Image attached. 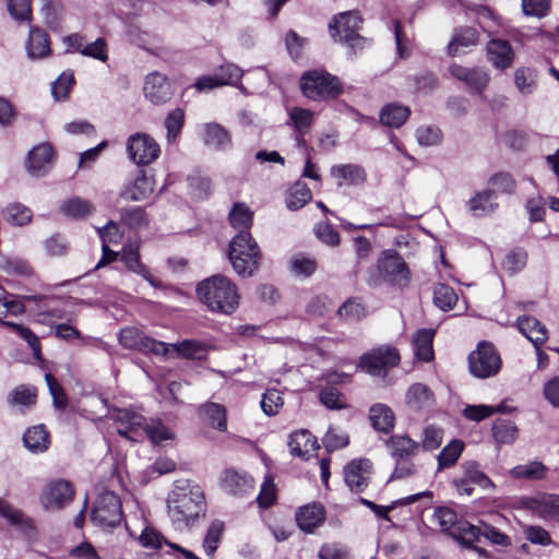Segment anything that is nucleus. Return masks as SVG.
Instances as JSON below:
<instances>
[{"label": "nucleus", "mask_w": 559, "mask_h": 559, "mask_svg": "<svg viewBox=\"0 0 559 559\" xmlns=\"http://www.w3.org/2000/svg\"><path fill=\"white\" fill-rule=\"evenodd\" d=\"M519 331L530 340L535 347L543 345L548 338L546 326L536 318L530 316L520 317L516 321Z\"/></svg>", "instance_id": "b1692460"}, {"label": "nucleus", "mask_w": 559, "mask_h": 559, "mask_svg": "<svg viewBox=\"0 0 559 559\" xmlns=\"http://www.w3.org/2000/svg\"><path fill=\"white\" fill-rule=\"evenodd\" d=\"M362 19L357 11L342 12L329 24V32L334 41L345 44L352 49H361L366 39L359 35Z\"/></svg>", "instance_id": "20e7f679"}, {"label": "nucleus", "mask_w": 559, "mask_h": 559, "mask_svg": "<svg viewBox=\"0 0 559 559\" xmlns=\"http://www.w3.org/2000/svg\"><path fill=\"white\" fill-rule=\"evenodd\" d=\"M25 311L23 301L17 297L0 296V323L8 316H20Z\"/></svg>", "instance_id": "680f3d73"}, {"label": "nucleus", "mask_w": 559, "mask_h": 559, "mask_svg": "<svg viewBox=\"0 0 559 559\" xmlns=\"http://www.w3.org/2000/svg\"><path fill=\"white\" fill-rule=\"evenodd\" d=\"M451 537L467 547H473V544L479 540L480 526L459 521L454 530L451 531Z\"/></svg>", "instance_id": "79ce46f5"}, {"label": "nucleus", "mask_w": 559, "mask_h": 559, "mask_svg": "<svg viewBox=\"0 0 559 559\" xmlns=\"http://www.w3.org/2000/svg\"><path fill=\"white\" fill-rule=\"evenodd\" d=\"M464 443L460 440H452L447 444L438 455V468H447L453 466L461 456Z\"/></svg>", "instance_id": "603ef678"}, {"label": "nucleus", "mask_w": 559, "mask_h": 559, "mask_svg": "<svg viewBox=\"0 0 559 559\" xmlns=\"http://www.w3.org/2000/svg\"><path fill=\"white\" fill-rule=\"evenodd\" d=\"M411 110L408 107L400 104H388L380 112V121L390 128L401 127L408 118Z\"/></svg>", "instance_id": "e433bc0d"}, {"label": "nucleus", "mask_w": 559, "mask_h": 559, "mask_svg": "<svg viewBox=\"0 0 559 559\" xmlns=\"http://www.w3.org/2000/svg\"><path fill=\"white\" fill-rule=\"evenodd\" d=\"M166 502L169 518L178 527L190 526L205 514L204 491L189 479L176 480Z\"/></svg>", "instance_id": "f257e3e1"}, {"label": "nucleus", "mask_w": 559, "mask_h": 559, "mask_svg": "<svg viewBox=\"0 0 559 559\" xmlns=\"http://www.w3.org/2000/svg\"><path fill=\"white\" fill-rule=\"evenodd\" d=\"M141 546L145 548L159 549L165 544L169 547L170 542L166 540L159 532L146 526L138 537Z\"/></svg>", "instance_id": "774afa93"}, {"label": "nucleus", "mask_w": 559, "mask_h": 559, "mask_svg": "<svg viewBox=\"0 0 559 559\" xmlns=\"http://www.w3.org/2000/svg\"><path fill=\"white\" fill-rule=\"evenodd\" d=\"M60 211L70 218L81 219L92 214L95 211V205L86 199L75 197L64 201Z\"/></svg>", "instance_id": "c9c22d12"}, {"label": "nucleus", "mask_w": 559, "mask_h": 559, "mask_svg": "<svg viewBox=\"0 0 559 559\" xmlns=\"http://www.w3.org/2000/svg\"><path fill=\"white\" fill-rule=\"evenodd\" d=\"M400 354L393 347H378L364 354L358 364V368L372 374H386V369L394 367L400 362Z\"/></svg>", "instance_id": "9d476101"}, {"label": "nucleus", "mask_w": 559, "mask_h": 559, "mask_svg": "<svg viewBox=\"0 0 559 559\" xmlns=\"http://www.w3.org/2000/svg\"><path fill=\"white\" fill-rule=\"evenodd\" d=\"M110 418L118 425L120 436L136 441L141 436L145 418L140 413L128 408H116L110 412Z\"/></svg>", "instance_id": "4468645a"}, {"label": "nucleus", "mask_w": 559, "mask_h": 559, "mask_svg": "<svg viewBox=\"0 0 559 559\" xmlns=\"http://www.w3.org/2000/svg\"><path fill=\"white\" fill-rule=\"evenodd\" d=\"M148 338L143 331L134 326H128L120 331L119 343L129 349H136L142 353L144 343Z\"/></svg>", "instance_id": "c03bdc74"}, {"label": "nucleus", "mask_w": 559, "mask_h": 559, "mask_svg": "<svg viewBox=\"0 0 559 559\" xmlns=\"http://www.w3.org/2000/svg\"><path fill=\"white\" fill-rule=\"evenodd\" d=\"M452 78L463 82L471 93L480 95L489 83V75L480 68H466L457 63L449 66Z\"/></svg>", "instance_id": "2eb2a0df"}, {"label": "nucleus", "mask_w": 559, "mask_h": 559, "mask_svg": "<svg viewBox=\"0 0 559 559\" xmlns=\"http://www.w3.org/2000/svg\"><path fill=\"white\" fill-rule=\"evenodd\" d=\"M378 280L386 282L393 286L406 287L411 282V271L404 259L394 250H384L381 252L377 262Z\"/></svg>", "instance_id": "423d86ee"}, {"label": "nucleus", "mask_w": 559, "mask_h": 559, "mask_svg": "<svg viewBox=\"0 0 559 559\" xmlns=\"http://www.w3.org/2000/svg\"><path fill=\"white\" fill-rule=\"evenodd\" d=\"M288 448L292 455L308 460L319 445L310 431L299 430L289 436Z\"/></svg>", "instance_id": "5701e85b"}, {"label": "nucleus", "mask_w": 559, "mask_h": 559, "mask_svg": "<svg viewBox=\"0 0 559 559\" xmlns=\"http://www.w3.org/2000/svg\"><path fill=\"white\" fill-rule=\"evenodd\" d=\"M492 436L500 444H511L518 438V427L506 419H497L492 425Z\"/></svg>", "instance_id": "37998d69"}, {"label": "nucleus", "mask_w": 559, "mask_h": 559, "mask_svg": "<svg viewBox=\"0 0 559 559\" xmlns=\"http://www.w3.org/2000/svg\"><path fill=\"white\" fill-rule=\"evenodd\" d=\"M121 260L128 270L141 275L151 285H153V286L159 285V282L156 278H154L148 273L145 265H143L141 263L140 255L138 252V247H133L132 245L126 246L122 251Z\"/></svg>", "instance_id": "72a5a7b5"}, {"label": "nucleus", "mask_w": 559, "mask_h": 559, "mask_svg": "<svg viewBox=\"0 0 559 559\" xmlns=\"http://www.w3.org/2000/svg\"><path fill=\"white\" fill-rule=\"evenodd\" d=\"M53 150L49 143H40L34 146L25 160L26 170L35 177L46 175L52 166Z\"/></svg>", "instance_id": "dca6fc26"}, {"label": "nucleus", "mask_w": 559, "mask_h": 559, "mask_svg": "<svg viewBox=\"0 0 559 559\" xmlns=\"http://www.w3.org/2000/svg\"><path fill=\"white\" fill-rule=\"evenodd\" d=\"M120 218L123 224L135 229L142 228L147 224L145 212L139 206L122 209Z\"/></svg>", "instance_id": "052dcab7"}, {"label": "nucleus", "mask_w": 559, "mask_h": 559, "mask_svg": "<svg viewBox=\"0 0 559 559\" xmlns=\"http://www.w3.org/2000/svg\"><path fill=\"white\" fill-rule=\"evenodd\" d=\"M74 84L73 73L62 72L59 78L51 85V93L55 99L61 100L66 99L69 95L70 90Z\"/></svg>", "instance_id": "e2e57ef3"}, {"label": "nucleus", "mask_w": 559, "mask_h": 559, "mask_svg": "<svg viewBox=\"0 0 559 559\" xmlns=\"http://www.w3.org/2000/svg\"><path fill=\"white\" fill-rule=\"evenodd\" d=\"M141 433H145L155 444L171 440L175 437L174 432L160 420H151L150 423L145 420Z\"/></svg>", "instance_id": "3c124183"}, {"label": "nucleus", "mask_w": 559, "mask_h": 559, "mask_svg": "<svg viewBox=\"0 0 559 559\" xmlns=\"http://www.w3.org/2000/svg\"><path fill=\"white\" fill-rule=\"evenodd\" d=\"M320 402L331 409H342L346 407V401L343 394L333 386L324 388L320 392Z\"/></svg>", "instance_id": "69168bd1"}, {"label": "nucleus", "mask_w": 559, "mask_h": 559, "mask_svg": "<svg viewBox=\"0 0 559 559\" xmlns=\"http://www.w3.org/2000/svg\"><path fill=\"white\" fill-rule=\"evenodd\" d=\"M462 474L453 479V485L460 495L472 496L474 486L484 490L495 487L491 479L480 469L475 461H467L461 465Z\"/></svg>", "instance_id": "9b49d317"}, {"label": "nucleus", "mask_w": 559, "mask_h": 559, "mask_svg": "<svg viewBox=\"0 0 559 559\" xmlns=\"http://www.w3.org/2000/svg\"><path fill=\"white\" fill-rule=\"evenodd\" d=\"M478 34L473 27H463L456 29L451 41L448 44L449 56H457L464 51V49L473 47L477 44Z\"/></svg>", "instance_id": "c756f323"}, {"label": "nucleus", "mask_w": 559, "mask_h": 559, "mask_svg": "<svg viewBox=\"0 0 559 559\" xmlns=\"http://www.w3.org/2000/svg\"><path fill=\"white\" fill-rule=\"evenodd\" d=\"M331 176L336 180L338 187L362 185L367 179L365 169L354 164L333 166L331 168Z\"/></svg>", "instance_id": "4be33fe9"}, {"label": "nucleus", "mask_w": 559, "mask_h": 559, "mask_svg": "<svg viewBox=\"0 0 559 559\" xmlns=\"http://www.w3.org/2000/svg\"><path fill=\"white\" fill-rule=\"evenodd\" d=\"M261 251L250 233H238L229 246V260L240 276H252L259 269Z\"/></svg>", "instance_id": "7ed1b4c3"}, {"label": "nucleus", "mask_w": 559, "mask_h": 559, "mask_svg": "<svg viewBox=\"0 0 559 559\" xmlns=\"http://www.w3.org/2000/svg\"><path fill=\"white\" fill-rule=\"evenodd\" d=\"M221 486L225 492L235 497L249 496L254 490V480L246 472L227 469L221 476Z\"/></svg>", "instance_id": "f3484780"}, {"label": "nucleus", "mask_w": 559, "mask_h": 559, "mask_svg": "<svg viewBox=\"0 0 559 559\" xmlns=\"http://www.w3.org/2000/svg\"><path fill=\"white\" fill-rule=\"evenodd\" d=\"M3 215L9 223L16 226L28 224L33 217L31 209L21 203L9 204L5 207Z\"/></svg>", "instance_id": "4d7b16f0"}, {"label": "nucleus", "mask_w": 559, "mask_h": 559, "mask_svg": "<svg viewBox=\"0 0 559 559\" xmlns=\"http://www.w3.org/2000/svg\"><path fill=\"white\" fill-rule=\"evenodd\" d=\"M36 389L25 385L15 388L8 396V403L11 407H29L36 402Z\"/></svg>", "instance_id": "49530a36"}, {"label": "nucleus", "mask_w": 559, "mask_h": 559, "mask_svg": "<svg viewBox=\"0 0 559 559\" xmlns=\"http://www.w3.org/2000/svg\"><path fill=\"white\" fill-rule=\"evenodd\" d=\"M325 519L324 509L319 503H310L300 507L296 512V521L305 533H312Z\"/></svg>", "instance_id": "412c9836"}, {"label": "nucleus", "mask_w": 559, "mask_h": 559, "mask_svg": "<svg viewBox=\"0 0 559 559\" xmlns=\"http://www.w3.org/2000/svg\"><path fill=\"white\" fill-rule=\"evenodd\" d=\"M372 464L367 459L354 460L344 469L345 481L352 491L360 492L370 477Z\"/></svg>", "instance_id": "6ab92c4d"}, {"label": "nucleus", "mask_w": 559, "mask_h": 559, "mask_svg": "<svg viewBox=\"0 0 559 559\" xmlns=\"http://www.w3.org/2000/svg\"><path fill=\"white\" fill-rule=\"evenodd\" d=\"M173 350L178 357L191 360H203L210 352V345L198 340H183L171 344Z\"/></svg>", "instance_id": "cd10ccee"}, {"label": "nucleus", "mask_w": 559, "mask_h": 559, "mask_svg": "<svg viewBox=\"0 0 559 559\" xmlns=\"http://www.w3.org/2000/svg\"><path fill=\"white\" fill-rule=\"evenodd\" d=\"M154 191V180L152 177L141 173L132 183L127 186L120 197L128 201H142L148 198Z\"/></svg>", "instance_id": "a878e982"}, {"label": "nucleus", "mask_w": 559, "mask_h": 559, "mask_svg": "<svg viewBox=\"0 0 559 559\" xmlns=\"http://www.w3.org/2000/svg\"><path fill=\"white\" fill-rule=\"evenodd\" d=\"M537 73L534 69L521 67L514 72V84L522 95L532 94L536 87Z\"/></svg>", "instance_id": "a18cd8bd"}, {"label": "nucleus", "mask_w": 559, "mask_h": 559, "mask_svg": "<svg viewBox=\"0 0 559 559\" xmlns=\"http://www.w3.org/2000/svg\"><path fill=\"white\" fill-rule=\"evenodd\" d=\"M302 93L312 100H325L335 98L342 91L336 76L323 70L306 72L300 81Z\"/></svg>", "instance_id": "39448f33"}, {"label": "nucleus", "mask_w": 559, "mask_h": 559, "mask_svg": "<svg viewBox=\"0 0 559 559\" xmlns=\"http://www.w3.org/2000/svg\"><path fill=\"white\" fill-rule=\"evenodd\" d=\"M74 498V487L67 479H51L41 488L38 501L46 512H57L69 506Z\"/></svg>", "instance_id": "6e6552de"}, {"label": "nucleus", "mask_w": 559, "mask_h": 559, "mask_svg": "<svg viewBox=\"0 0 559 559\" xmlns=\"http://www.w3.org/2000/svg\"><path fill=\"white\" fill-rule=\"evenodd\" d=\"M435 331L432 329H421L413 336V348L415 357L423 361H430L433 358L432 341Z\"/></svg>", "instance_id": "7c9ffc66"}, {"label": "nucleus", "mask_w": 559, "mask_h": 559, "mask_svg": "<svg viewBox=\"0 0 559 559\" xmlns=\"http://www.w3.org/2000/svg\"><path fill=\"white\" fill-rule=\"evenodd\" d=\"M289 119L298 133V136H304L311 128L313 121V114L300 107H293L288 109Z\"/></svg>", "instance_id": "09e8293b"}, {"label": "nucleus", "mask_w": 559, "mask_h": 559, "mask_svg": "<svg viewBox=\"0 0 559 559\" xmlns=\"http://www.w3.org/2000/svg\"><path fill=\"white\" fill-rule=\"evenodd\" d=\"M189 191L194 199L207 198L211 193L212 186L207 177L200 174H193L188 177Z\"/></svg>", "instance_id": "bf43d9fd"}, {"label": "nucleus", "mask_w": 559, "mask_h": 559, "mask_svg": "<svg viewBox=\"0 0 559 559\" xmlns=\"http://www.w3.org/2000/svg\"><path fill=\"white\" fill-rule=\"evenodd\" d=\"M203 143L212 150H225L230 145L229 133L218 123H205L202 127Z\"/></svg>", "instance_id": "bb28decb"}, {"label": "nucleus", "mask_w": 559, "mask_h": 559, "mask_svg": "<svg viewBox=\"0 0 559 559\" xmlns=\"http://www.w3.org/2000/svg\"><path fill=\"white\" fill-rule=\"evenodd\" d=\"M522 11L526 16L543 19L550 12V0H523Z\"/></svg>", "instance_id": "338daca9"}, {"label": "nucleus", "mask_w": 559, "mask_h": 559, "mask_svg": "<svg viewBox=\"0 0 559 559\" xmlns=\"http://www.w3.org/2000/svg\"><path fill=\"white\" fill-rule=\"evenodd\" d=\"M538 512L546 519H559V495H545L537 502Z\"/></svg>", "instance_id": "0e129e2a"}, {"label": "nucleus", "mask_w": 559, "mask_h": 559, "mask_svg": "<svg viewBox=\"0 0 559 559\" xmlns=\"http://www.w3.org/2000/svg\"><path fill=\"white\" fill-rule=\"evenodd\" d=\"M369 418L372 427L381 432H390L394 427L395 416L393 411L385 404H374L369 411Z\"/></svg>", "instance_id": "2f4dec72"}, {"label": "nucleus", "mask_w": 559, "mask_h": 559, "mask_svg": "<svg viewBox=\"0 0 559 559\" xmlns=\"http://www.w3.org/2000/svg\"><path fill=\"white\" fill-rule=\"evenodd\" d=\"M431 522L440 527L441 531L447 532L451 536V531L457 525L456 513L447 507H439L435 509Z\"/></svg>", "instance_id": "5fc2aeb1"}, {"label": "nucleus", "mask_w": 559, "mask_h": 559, "mask_svg": "<svg viewBox=\"0 0 559 559\" xmlns=\"http://www.w3.org/2000/svg\"><path fill=\"white\" fill-rule=\"evenodd\" d=\"M466 206L475 217H483L492 214L497 207L496 193L492 190L476 192L467 202Z\"/></svg>", "instance_id": "393cba45"}, {"label": "nucleus", "mask_w": 559, "mask_h": 559, "mask_svg": "<svg viewBox=\"0 0 559 559\" xmlns=\"http://www.w3.org/2000/svg\"><path fill=\"white\" fill-rule=\"evenodd\" d=\"M487 56L490 63L499 70L509 68L514 60V51L507 40L491 39L487 44Z\"/></svg>", "instance_id": "aec40b11"}, {"label": "nucleus", "mask_w": 559, "mask_h": 559, "mask_svg": "<svg viewBox=\"0 0 559 559\" xmlns=\"http://www.w3.org/2000/svg\"><path fill=\"white\" fill-rule=\"evenodd\" d=\"M253 213L243 203H235L230 213L229 222L239 233H249L252 225Z\"/></svg>", "instance_id": "a19ab883"}, {"label": "nucleus", "mask_w": 559, "mask_h": 559, "mask_svg": "<svg viewBox=\"0 0 559 559\" xmlns=\"http://www.w3.org/2000/svg\"><path fill=\"white\" fill-rule=\"evenodd\" d=\"M23 442L28 451L41 453L45 452L50 444L49 433L43 425L34 426L25 431Z\"/></svg>", "instance_id": "f704fd0d"}, {"label": "nucleus", "mask_w": 559, "mask_h": 559, "mask_svg": "<svg viewBox=\"0 0 559 559\" xmlns=\"http://www.w3.org/2000/svg\"><path fill=\"white\" fill-rule=\"evenodd\" d=\"M390 455L394 461L413 457L418 449V443L404 435L392 436L386 441Z\"/></svg>", "instance_id": "c85d7f7f"}, {"label": "nucleus", "mask_w": 559, "mask_h": 559, "mask_svg": "<svg viewBox=\"0 0 559 559\" xmlns=\"http://www.w3.org/2000/svg\"><path fill=\"white\" fill-rule=\"evenodd\" d=\"M199 299L209 310L223 314L233 313L239 305L236 285L224 275H213L197 286Z\"/></svg>", "instance_id": "f03ea898"}, {"label": "nucleus", "mask_w": 559, "mask_h": 559, "mask_svg": "<svg viewBox=\"0 0 559 559\" xmlns=\"http://www.w3.org/2000/svg\"><path fill=\"white\" fill-rule=\"evenodd\" d=\"M200 415L214 428L225 431L227 428L226 411L216 403H206L200 407Z\"/></svg>", "instance_id": "58836bf2"}, {"label": "nucleus", "mask_w": 559, "mask_h": 559, "mask_svg": "<svg viewBox=\"0 0 559 559\" xmlns=\"http://www.w3.org/2000/svg\"><path fill=\"white\" fill-rule=\"evenodd\" d=\"M127 153L136 165H148L159 157L160 147L151 135L135 133L127 141Z\"/></svg>", "instance_id": "f8f14e48"}, {"label": "nucleus", "mask_w": 559, "mask_h": 559, "mask_svg": "<svg viewBox=\"0 0 559 559\" xmlns=\"http://www.w3.org/2000/svg\"><path fill=\"white\" fill-rule=\"evenodd\" d=\"M224 531L225 524L221 520H214L210 524L203 539V549L206 556L212 557L215 554Z\"/></svg>", "instance_id": "de8ad7c7"}, {"label": "nucleus", "mask_w": 559, "mask_h": 559, "mask_svg": "<svg viewBox=\"0 0 559 559\" xmlns=\"http://www.w3.org/2000/svg\"><path fill=\"white\" fill-rule=\"evenodd\" d=\"M92 521L100 527H115L122 519L121 502L112 491L99 495L91 514Z\"/></svg>", "instance_id": "1a4fd4ad"}, {"label": "nucleus", "mask_w": 559, "mask_h": 559, "mask_svg": "<svg viewBox=\"0 0 559 559\" xmlns=\"http://www.w3.org/2000/svg\"><path fill=\"white\" fill-rule=\"evenodd\" d=\"M548 468L538 461L520 464L510 471V475L516 479L539 480L546 477Z\"/></svg>", "instance_id": "4c0bfd02"}, {"label": "nucleus", "mask_w": 559, "mask_h": 559, "mask_svg": "<svg viewBox=\"0 0 559 559\" xmlns=\"http://www.w3.org/2000/svg\"><path fill=\"white\" fill-rule=\"evenodd\" d=\"M433 302L443 311H449L457 302V295L454 289L445 284H438L433 290Z\"/></svg>", "instance_id": "864d4df0"}, {"label": "nucleus", "mask_w": 559, "mask_h": 559, "mask_svg": "<svg viewBox=\"0 0 559 559\" xmlns=\"http://www.w3.org/2000/svg\"><path fill=\"white\" fill-rule=\"evenodd\" d=\"M144 97L153 105H164L174 95L173 85L166 74L154 71L145 76Z\"/></svg>", "instance_id": "ddd939ff"}, {"label": "nucleus", "mask_w": 559, "mask_h": 559, "mask_svg": "<svg viewBox=\"0 0 559 559\" xmlns=\"http://www.w3.org/2000/svg\"><path fill=\"white\" fill-rule=\"evenodd\" d=\"M405 403L413 412H428L436 404V395L427 384L416 382L406 390Z\"/></svg>", "instance_id": "a211bd4d"}, {"label": "nucleus", "mask_w": 559, "mask_h": 559, "mask_svg": "<svg viewBox=\"0 0 559 559\" xmlns=\"http://www.w3.org/2000/svg\"><path fill=\"white\" fill-rule=\"evenodd\" d=\"M260 405L263 413L267 416H274L278 414L280 409L284 405L282 392L276 389L266 390L262 395Z\"/></svg>", "instance_id": "13d9d810"}, {"label": "nucleus", "mask_w": 559, "mask_h": 559, "mask_svg": "<svg viewBox=\"0 0 559 559\" xmlns=\"http://www.w3.org/2000/svg\"><path fill=\"white\" fill-rule=\"evenodd\" d=\"M29 59H41L50 55L48 36L39 28H31L26 46Z\"/></svg>", "instance_id": "473e14b6"}, {"label": "nucleus", "mask_w": 559, "mask_h": 559, "mask_svg": "<svg viewBox=\"0 0 559 559\" xmlns=\"http://www.w3.org/2000/svg\"><path fill=\"white\" fill-rule=\"evenodd\" d=\"M468 368L476 378L493 377L501 368L500 355L491 343L479 342L476 349L468 355Z\"/></svg>", "instance_id": "0eeeda50"}, {"label": "nucleus", "mask_w": 559, "mask_h": 559, "mask_svg": "<svg viewBox=\"0 0 559 559\" xmlns=\"http://www.w3.org/2000/svg\"><path fill=\"white\" fill-rule=\"evenodd\" d=\"M312 198L311 190L302 182H295L288 190L286 195V206L292 211L301 209Z\"/></svg>", "instance_id": "ea45409f"}, {"label": "nucleus", "mask_w": 559, "mask_h": 559, "mask_svg": "<svg viewBox=\"0 0 559 559\" xmlns=\"http://www.w3.org/2000/svg\"><path fill=\"white\" fill-rule=\"evenodd\" d=\"M131 41L150 53L160 57L166 52L165 47L160 44V38L150 35L148 33L131 34Z\"/></svg>", "instance_id": "8fccbe9b"}, {"label": "nucleus", "mask_w": 559, "mask_h": 559, "mask_svg": "<svg viewBox=\"0 0 559 559\" xmlns=\"http://www.w3.org/2000/svg\"><path fill=\"white\" fill-rule=\"evenodd\" d=\"M185 122V112L181 108H175L165 118L166 139L168 143H174L180 134Z\"/></svg>", "instance_id": "6e6d98bb"}]
</instances>
